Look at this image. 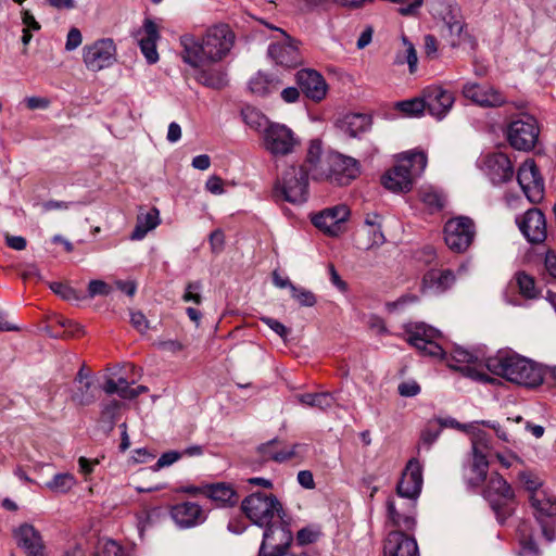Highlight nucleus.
<instances>
[{
    "instance_id": "obj_1",
    "label": "nucleus",
    "mask_w": 556,
    "mask_h": 556,
    "mask_svg": "<svg viewBox=\"0 0 556 556\" xmlns=\"http://www.w3.org/2000/svg\"><path fill=\"white\" fill-rule=\"evenodd\" d=\"M235 36L227 25L208 28L202 42L192 34L180 36L182 61L193 68L220 61L233 46Z\"/></svg>"
},
{
    "instance_id": "obj_2",
    "label": "nucleus",
    "mask_w": 556,
    "mask_h": 556,
    "mask_svg": "<svg viewBox=\"0 0 556 556\" xmlns=\"http://www.w3.org/2000/svg\"><path fill=\"white\" fill-rule=\"evenodd\" d=\"M484 366L491 374L526 388H536L543 382L541 367L511 350L497 351L484 359Z\"/></svg>"
},
{
    "instance_id": "obj_3",
    "label": "nucleus",
    "mask_w": 556,
    "mask_h": 556,
    "mask_svg": "<svg viewBox=\"0 0 556 556\" xmlns=\"http://www.w3.org/2000/svg\"><path fill=\"white\" fill-rule=\"evenodd\" d=\"M426 166L427 156L424 152H406L382 176V185L392 192H407L413 188L415 178L424 173Z\"/></svg>"
},
{
    "instance_id": "obj_4",
    "label": "nucleus",
    "mask_w": 556,
    "mask_h": 556,
    "mask_svg": "<svg viewBox=\"0 0 556 556\" xmlns=\"http://www.w3.org/2000/svg\"><path fill=\"white\" fill-rule=\"evenodd\" d=\"M498 523L504 525L513 515L516 506L515 492L509 483L497 472H492L483 490Z\"/></svg>"
},
{
    "instance_id": "obj_5",
    "label": "nucleus",
    "mask_w": 556,
    "mask_h": 556,
    "mask_svg": "<svg viewBox=\"0 0 556 556\" xmlns=\"http://www.w3.org/2000/svg\"><path fill=\"white\" fill-rule=\"evenodd\" d=\"M245 516L263 528L283 515L282 506L274 494L255 492L247 496L241 504Z\"/></svg>"
},
{
    "instance_id": "obj_6",
    "label": "nucleus",
    "mask_w": 556,
    "mask_h": 556,
    "mask_svg": "<svg viewBox=\"0 0 556 556\" xmlns=\"http://www.w3.org/2000/svg\"><path fill=\"white\" fill-rule=\"evenodd\" d=\"M274 193L292 204H302L308 198V173L303 167L290 166L277 179Z\"/></svg>"
},
{
    "instance_id": "obj_7",
    "label": "nucleus",
    "mask_w": 556,
    "mask_h": 556,
    "mask_svg": "<svg viewBox=\"0 0 556 556\" xmlns=\"http://www.w3.org/2000/svg\"><path fill=\"white\" fill-rule=\"evenodd\" d=\"M261 139L265 151L275 157L290 155L301 144L300 138L290 127L274 122L267 126Z\"/></svg>"
},
{
    "instance_id": "obj_8",
    "label": "nucleus",
    "mask_w": 556,
    "mask_h": 556,
    "mask_svg": "<svg viewBox=\"0 0 556 556\" xmlns=\"http://www.w3.org/2000/svg\"><path fill=\"white\" fill-rule=\"evenodd\" d=\"M476 428L467 432L471 435V450H472V464L470 466V476L468 477V483L471 486H479L485 481L489 470V451L490 438L481 429L478 428L481 421H476Z\"/></svg>"
},
{
    "instance_id": "obj_9",
    "label": "nucleus",
    "mask_w": 556,
    "mask_h": 556,
    "mask_svg": "<svg viewBox=\"0 0 556 556\" xmlns=\"http://www.w3.org/2000/svg\"><path fill=\"white\" fill-rule=\"evenodd\" d=\"M542 535L547 542L556 540V496L548 490L533 494L529 500Z\"/></svg>"
},
{
    "instance_id": "obj_10",
    "label": "nucleus",
    "mask_w": 556,
    "mask_h": 556,
    "mask_svg": "<svg viewBox=\"0 0 556 556\" xmlns=\"http://www.w3.org/2000/svg\"><path fill=\"white\" fill-rule=\"evenodd\" d=\"M539 125L536 119L529 114H520L513 119L506 129L509 144L519 151H530L539 139Z\"/></svg>"
},
{
    "instance_id": "obj_11",
    "label": "nucleus",
    "mask_w": 556,
    "mask_h": 556,
    "mask_svg": "<svg viewBox=\"0 0 556 556\" xmlns=\"http://www.w3.org/2000/svg\"><path fill=\"white\" fill-rule=\"evenodd\" d=\"M83 61L87 70L99 72L116 62V45L111 38H101L83 48Z\"/></svg>"
},
{
    "instance_id": "obj_12",
    "label": "nucleus",
    "mask_w": 556,
    "mask_h": 556,
    "mask_svg": "<svg viewBox=\"0 0 556 556\" xmlns=\"http://www.w3.org/2000/svg\"><path fill=\"white\" fill-rule=\"evenodd\" d=\"M406 333L407 342L425 355L445 357L443 348L437 342L441 336L438 329L424 323H416L407 326Z\"/></svg>"
},
{
    "instance_id": "obj_13",
    "label": "nucleus",
    "mask_w": 556,
    "mask_h": 556,
    "mask_svg": "<svg viewBox=\"0 0 556 556\" xmlns=\"http://www.w3.org/2000/svg\"><path fill=\"white\" fill-rule=\"evenodd\" d=\"M475 235V224L469 217L458 216L445 223L444 240L454 252H465L472 243Z\"/></svg>"
},
{
    "instance_id": "obj_14",
    "label": "nucleus",
    "mask_w": 556,
    "mask_h": 556,
    "mask_svg": "<svg viewBox=\"0 0 556 556\" xmlns=\"http://www.w3.org/2000/svg\"><path fill=\"white\" fill-rule=\"evenodd\" d=\"M446 362L451 368L464 371L475 380L488 383H493L496 380L481 371V368L485 367L484 359H479L476 353L459 345L452 350L451 357Z\"/></svg>"
},
{
    "instance_id": "obj_15",
    "label": "nucleus",
    "mask_w": 556,
    "mask_h": 556,
    "mask_svg": "<svg viewBox=\"0 0 556 556\" xmlns=\"http://www.w3.org/2000/svg\"><path fill=\"white\" fill-rule=\"evenodd\" d=\"M517 181L531 203H539L544 198L545 182L532 159H527L517 170Z\"/></svg>"
},
{
    "instance_id": "obj_16",
    "label": "nucleus",
    "mask_w": 556,
    "mask_h": 556,
    "mask_svg": "<svg viewBox=\"0 0 556 556\" xmlns=\"http://www.w3.org/2000/svg\"><path fill=\"white\" fill-rule=\"evenodd\" d=\"M264 528L258 556H267L270 552H282L289 547L293 536L283 515Z\"/></svg>"
},
{
    "instance_id": "obj_17",
    "label": "nucleus",
    "mask_w": 556,
    "mask_h": 556,
    "mask_svg": "<svg viewBox=\"0 0 556 556\" xmlns=\"http://www.w3.org/2000/svg\"><path fill=\"white\" fill-rule=\"evenodd\" d=\"M325 162L329 173H325L324 179L340 186L350 184L359 173L357 161L351 156L329 151Z\"/></svg>"
},
{
    "instance_id": "obj_18",
    "label": "nucleus",
    "mask_w": 556,
    "mask_h": 556,
    "mask_svg": "<svg viewBox=\"0 0 556 556\" xmlns=\"http://www.w3.org/2000/svg\"><path fill=\"white\" fill-rule=\"evenodd\" d=\"M422 467L416 458H412L396 485V493L401 498L408 500V503L416 505V501L422 489Z\"/></svg>"
},
{
    "instance_id": "obj_19",
    "label": "nucleus",
    "mask_w": 556,
    "mask_h": 556,
    "mask_svg": "<svg viewBox=\"0 0 556 556\" xmlns=\"http://www.w3.org/2000/svg\"><path fill=\"white\" fill-rule=\"evenodd\" d=\"M519 230L531 244H539L547 237L546 218L539 208H530L516 218Z\"/></svg>"
},
{
    "instance_id": "obj_20",
    "label": "nucleus",
    "mask_w": 556,
    "mask_h": 556,
    "mask_svg": "<svg viewBox=\"0 0 556 556\" xmlns=\"http://www.w3.org/2000/svg\"><path fill=\"white\" fill-rule=\"evenodd\" d=\"M481 168L494 185H501L511 180L514 166L509 157L502 152H493L481 159Z\"/></svg>"
},
{
    "instance_id": "obj_21",
    "label": "nucleus",
    "mask_w": 556,
    "mask_h": 556,
    "mask_svg": "<svg viewBox=\"0 0 556 556\" xmlns=\"http://www.w3.org/2000/svg\"><path fill=\"white\" fill-rule=\"evenodd\" d=\"M350 215L346 205L340 204L326 208L312 218L313 225L325 233L337 237L343 231V224Z\"/></svg>"
},
{
    "instance_id": "obj_22",
    "label": "nucleus",
    "mask_w": 556,
    "mask_h": 556,
    "mask_svg": "<svg viewBox=\"0 0 556 556\" xmlns=\"http://www.w3.org/2000/svg\"><path fill=\"white\" fill-rule=\"evenodd\" d=\"M422 98L429 114L438 121L443 119L454 104L453 93L440 86L427 87Z\"/></svg>"
},
{
    "instance_id": "obj_23",
    "label": "nucleus",
    "mask_w": 556,
    "mask_h": 556,
    "mask_svg": "<svg viewBox=\"0 0 556 556\" xmlns=\"http://www.w3.org/2000/svg\"><path fill=\"white\" fill-rule=\"evenodd\" d=\"M388 523L401 531H410L415 528V505L413 503H399L394 497L386 502Z\"/></svg>"
},
{
    "instance_id": "obj_24",
    "label": "nucleus",
    "mask_w": 556,
    "mask_h": 556,
    "mask_svg": "<svg viewBox=\"0 0 556 556\" xmlns=\"http://www.w3.org/2000/svg\"><path fill=\"white\" fill-rule=\"evenodd\" d=\"M170 517L179 529L198 527L207 518L205 510L192 502H182L172 506Z\"/></svg>"
},
{
    "instance_id": "obj_25",
    "label": "nucleus",
    "mask_w": 556,
    "mask_h": 556,
    "mask_svg": "<svg viewBox=\"0 0 556 556\" xmlns=\"http://www.w3.org/2000/svg\"><path fill=\"white\" fill-rule=\"evenodd\" d=\"M463 94L483 108H494L505 103V97L498 90L488 85L468 83L463 87Z\"/></svg>"
},
{
    "instance_id": "obj_26",
    "label": "nucleus",
    "mask_w": 556,
    "mask_h": 556,
    "mask_svg": "<svg viewBox=\"0 0 556 556\" xmlns=\"http://www.w3.org/2000/svg\"><path fill=\"white\" fill-rule=\"evenodd\" d=\"M296 83L301 91L313 101H321L327 93L328 86L321 74L305 68L296 73Z\"/></svg>"
},
{
    "instance_id": "obj_27",
    "label": "nucleus",
    "mask_w": 556,
    "mask_h": 556,
    "mask_svg": "<svg viewBox=\"0 0 556 556\" xmlns=\"http://www.w3.org/2000/svg\"><path fill=\"white\" fill-rule=\"evenodd\" d=\"M17 546L22 548L27 556H45V544L41 534L34 526L23 523L13 531Z\"/></svg>"
},
{
    "instance_id": "obj_28",
    "label": "nucleus",
    "mask_w": 556,
    "mask_h": 556,
    "mask_svg": "<svg viewBox=\"0 0 556 556\" xmlns=\"http://www.w3.org/2000/svg\"><path fill=\"white\" fill-rule=\"evenodd\" d=\"M383 553L384 556H418V546L414 538L393 530L386 539Z\"/></svg>"
},
{
    "instance_id": "obj_29",
    "label": "nucleus",
    "mask_w": 556,
    "mask_h": 556,
    "mask_svg": "<svg viewBox=\"0 0 556 556\" xmlns=\"http://www.w3.org/2000/svg\"><path fill=\"white\" fill-rule=\"evenodd\" d=\"M455 281L456 276L450 269H430L424 275L421 291L425 294L440 295L450 290Z\"/></svg>"
},
{
    "instance_id": "obj_30",
    "label": "nucleus",
    "mask_w": 556,
    "mask_h": 556,
    "mask_svg": "<svg viewBox=\"0 0 556 556\" xmlns=\"http://www.w3.org/2000/svg\"><path fill=\"white\" fill-rule=\"evenodd\" d=\"M326 160H328V152L323 151L321 141L318 139L312 140L303 167L312 175L314 180H323L325 173H329L328 167H326Z\"/></svg>"
},
{
    "instance_id": "obj_31",
    "label": "nucleus",
    "mask_w": 556,
    "mask_h": 556,
    "mask_svg": "<svg viewBox=\"0 0 556 556\" xmlns=\"http://www.w3.org/2000/svg\"><path fill=\"white\" fill-rule=\"evenodd\" d=\"M159 38L160 34L156 24L151 18H146L143 22L142 36L138 39V43L149 64H154L159 61L156 50V41Z\"/></svg>"
},
{
    "instance_id": "obj_32",
    "label": "nucleus",
    "mask_w": 556,
    "mask_h": 556,
    "mask_svg": "<svg viewBox=\"0 0 556 556\" xmlns=\"http://www.w3.org/2000/svg\"><path fill=\"white\" fill-rule=\"evenodd\" d=\"M282 35L286 37L283 42H274L268 47V55L277 63L283 66H293L298 60L296 47L291 42L282 30Z\"/></svg>"
},
{
    "instance_id": "obj_33",
    "label": "nucleus",
    "mask_w": 556,
    "mask_h": 556,
    "mask_svg": "<svg viewBox=\"0 0 556 556\" xmlns=\"http://www.w3.org/2000/svg\"><path fill=\"white\" fill-rule=\"evenodd\" d=\"M281 81L277 76L264 72H257L249 80L250 91L257 97H268L279 90Z\"/></svg>"
},
{
    "instance_id": "obj_34",
    "label": "nucleus",
    "mask_w": 556,
    "mask_h": 556,
    "mask_svg": "<svg viewBox=\"0 0 556 556\" xmlns=\"http://www.w3.org/2000/svg\"><path fill=\"white\" fill-rule=\"evenodd\" d=\"M102 390L109 395L117 394L124 400H134L141 393L147 392L148 388L144 386L131 388L125 378H118L117 381L110 378L103 383Z\"/></svg>"
},
{
    "instance_id": "obj_35",
    "label": "nucleus",
    "mask_w": 556,
    "mask_h": 556,
    "mask_svg": "<svg viewBox=\"0 0 556 556\" xmlns=\"http://www.w3.org/2000/svg\"><path fill=\"white\" fill-rule=\"evenodd\" d=\"M202 493L220 506H232L238 502L236 491L224 482L205 485L202 488Z\"/></svg>"
},
{
    "instance_id": "obj_36",
    "label": "nucleus",
    "mask_w": 556,
    "mask_h": 556,
    "mask_svg": "<svg viewBox=\"0 0 556 556\" xmlns=\"http://www.w3.org/2000/svg\"><path fill=\"white\" fill-rule=\"evenodd\" d=\"M519 556H540L539 547L533 540V531L529 521H520L517 526Z\"/></svg>"
},
{
    "instance_id": "obj_37",
    "label": "nucleus",
    "mask_w": 556,
    "mask_h": 556,
    "mask_svg": "<svg viewBox=\"0 0 556 556\" xmlns=\"http://www.w3.org/2000/svg\"><path fill=\"white\" fill-rule=\"evenodd\" d=\"M160 222V212L156 208H151L146 213L138 214L137 223L130 235V239L142 240L149 231L159 226Z\"/></svg>"
},
{
    "instance_id": "obj_38",
    "label": "nucleus",
    "mask_w": 556,
    "mask_h": 556,
    "mask_svg": "<svg viewBox=\"0 0 556 556\" xmlns=\"http://www.w3.org/2000/svg\"><path fill=\"white\" fill-rule=\"evenodd\" d=\"M430 12L440 17L444 23L462 15L460 8L455 0H431Z\"/></svg>"
},
{
    "instance_id": "obj_39",
    "label": "nucleus",
    "mask_w": 556,
    "mask_h": 556,
    "mask_svg": "<svg viewBox=\"0 0 556 556\" xmlns=\"http://www.w3.org/2000/svg\"><path fill=\"white\" fill-rule=\"evenodd\" d=\"M518 482L522 490L527 492L528 500L539 492L546 490L543 479L532 470H521L518 473Z\"/></svg>"
},
{
    "instance_id": "obj_40",
    "label": "nucleus",
    "mask_w": 556,
    "mask_h": 556,
    "mask_svg": "<svg viewBox=\"0 0 556 556\" xmlns=\"http://www.w3.org/2000/svg\"><path fill=\"white\" fill-rule=\"evenodd\" d=\"M344 129L351 137H357L358 135L367 131L370 128L371 121L366 114H349L344 117Z\"/></svg>"
},
{
    "instance_id": "obj_41",
    "label": "nucleus",
    "mask_w": 556,
    "mask_h": 556,
    "mask_svg": "<svg viewBox=\"0 0 556 556\" xmlns=\"http://www.w3.org/2000/svg\"><path fill=\"white\" fill-rule=\"evenodd\" d=\"M77 483L74 475L70 472H59L51 480L45 483V488L56 494L70 492Z\"/></svg>"
},
{
    "instance_id": "obj_42",
    "label": "nucleus",
    "mask_w": 556,
    "mask_h": 556,
    "mask_svg": "<svg viewBox=\"0 0 556 556\" xmlns=\"http://www.w3.org/2000/svg\"><path fill=\"white\" fill-rule=\"evenodd\" d=\"M298 400L301 404L308 407H316L320 410L330 408L334 403V397L329 392L321 393H304L298 395Z\"/></svg>"
},
{
    "instance_id": "obj_43",
    "label": "nucleus",
    "mask_w": 556,
    "mask_h": 556,
    "mask_svg": "<svg viewBox=\"0 0 556 556\" xmlns=\"http://www.w3.org/2000/svg\"><path fill=\"white\" fill-rule=\"evenodd\" d=\"M242 117L248 126L261 132L262 136L267 126H270L273 123L264 114L253 108L242 110Z\"/></svg>"
},
{
    "instance_id": "obj_44",
    "label": "nucleus",
    "mask_w": 556,
    "mask_h": 556,
    "mask_svg": "<svg viewBox=\"0 0 556 556\" xmlns=\"http://www.w3.org/2000/svg\"><path fill=\"white\" fill-rule=\"evenodd\" d=\"M195 78L200 84L214 89H220L227 84L226 75L217 70L199 71Z\"/></svg>"
},
{
    "instance_id": "obj_45",
    "label": "nucleus",
    "mask_w": 556,
    "mask_h": 556,
    "mask_svg": "<svg viewBox=\"0 0 556 556\" xmlns=\"http://www.w3.org/2000/svg\"><path fill=\"white\" fill-rule=\"evenodd\" d=\"M395 109L406 117H419L427 110L422 96L400 101L395 104Z\"/></svg>"
},
{
    "instance_id": "obj_46",
    "label": "nucleus",
    "mask_w": 556,
    "mask_h": 556,
    "mask_svg": "<svg viewBox=\"0 0 556 556\" xmlns=\"http://www.w3.org/2000/svg\"><path fill=\"white\" fill-rule=\"evenodd\" d=\"M444 25L448 33V45L453 48L458 47L463 42L464 37L466 36V34H464L465 23L463 21V16L458 15L454 17L451 22H445Z\"/></svg>"
},
{
    "instance_id": "obj_47",
    "label": "nucleus",
    "mask_w": 556,
    "mask_h": 556,
    "mask_svg": "<svg viewBox=\"0 0 556 556\" xmlns=\"http://www.w3.org/2000/svg\"><path fill=\"white\" fill-rule=\"evenodd\" d=\"M421 201L432 211H439L444 206L443 193L433 187H425L419 191Z\"/></svg>"
},
{
    "instance_id": "obj_48",
    "label": "nucleus",
    "mask_w": 556,
    "mask_h": 556,
    "mask_svg": "<svg viewBox=\"0 0 556 556\" xmlns=\"http://www.w3.org/2000/svg\"><path fill=\"white\" fill-rule=\"evenodd\" d=\"M520 293L528 299H534L539 294L534 279L523 271H519L515 276Z\"/></svg>"
},
{
    "instance_id": "obj_49",
    "label": "nucleus",
    "mask_w": 556,
    "mask_h": 556,
    "mask_svg": "<svg viewBox=\"0 0 556 556\" xmlns=\"http://www.w3.org/2000/svg\"><path fill=\"white\" fill-rule=\"evenodd\" d=\"M96 397L91 381H85L84 384H77V389L72 395L73 401L79 405H89L94 402Z\"/></svg>"
},
{
    "instance_id": "obj_50",
    "label": "nucleus",
    "mask_w": 556,
    "mask_h": 556,
    "mask_svg": "<svg viewBox=\"0 0 556 556\" xmlns=\"http://www.w3.org/2000/svg\"><path fill=\"white\" fill-rule=\"evenodd\" d=\"M403 45L405 46V55H397L395 62L397 64L407 63L409 72L414 73L417 70L418 58L414 45L406 38H402Z\"/></svg>"
},
{
    "instance_id": "obj_51",
    "label": "nucleus",
    "mask_w": 556,
    "mask_h": 556,
    "mask_svg": "<svg viewBox=\"0 0 556 556\" xmlns=\"http://www.w3.org/2000/svg\"><path fill=\"white\" fill-rule=\"evenodd\" d=\"M418 302V296L412 293H406L396 299L395 301L387 302L386 308L389 313L404 312L408 306Z\"/></svg>"
},
{
    "instance_id": "obj_52",
    "label": "nucleus",
    "mask_w": 556,
    "mask_h": 556,
    "mask_svg": "<svg viewBox=\"0 0 556 556\" xmlns=\"http://www.w3.org/2000/svg\"><path fill=\"white\" fill-rule=\"evenodd\" d=\"M50 289L63 300L78 302L83 296L72 287L62 282H52Z\"/></svg>"
},
{
    "instance_id": "obj_53",
    "label": "nucleus",
    "mask_w": 556,
    "mask_h": 556,
    "mask_svg": "<svg viewBox=\"0 0 556 556\" xmlns=\"http://www.w3.org/2000/svg\"><path fill=\"white\" fill-rule=\"evenodd\" d=\"M119 408L121 403L116 400H110L101 404V419L109 424L110 429L113 428Z\"/></svg>"
},
{
    "instance_id": "obj_54",
    "label": "nucleus",
    "mask_w": 556,
    "mask_h": 556,
    "mask_svg": "<svg viewBox=\"0 0 556 556\" xmlns=\"http://www.w3.org/2000/svg\"><path fill=\"white\" fill-rule=\"evenodd\" d=\"M96 556H129L128 553L115 541L106 540L101 542Z\"/></svg>"
},
{
    "instance_id": "obj_55",
    "label": "nucleus",
    "mask_w": 556,
    "mask_h": 556,
    "mask_svg": "<svg viewBox=\"0 0 556 556\" xmlns=\"http://www.w3.org/2000/svg\"><path fill=\"white\" fill-rule=\"evenodd\" d=\"M291 296L302 306L311 307L316 304V296L314 293L304 288H299L296 286L291 287Z\"/></svg>"
},
{
    "instance_id": "obj_56",
    "label": "nucleus",
    "mask_w": 556,
    "mask_h": 556,
    "mask_svg": "<svg viewBox=\"0 0 556 556\" xmlns=\"http://www.w3.org/2000/svg\"><path fill=\"white\" fill-rule=\"evenodd\" d=\"M320 535L319 527L308 526L298 532L296 540L299 544L306 545L316 542Z\"/></svg>"
},
{
    "instance_id": "obj_57",
    "label": "nucleus",
    "mask_w": 556,
    "mask_h": 556,
    "mask_svg": "<svg viewBox=\"0 0 556 556\" xmlns=\"http://www.w3.org/2000/svg\"><path fill=\"white\" fill-rule=\"evenodd\" d=\"M441 433V427L439 425L429 422L427 427L422 430L420 441L422 446H427V450L430 448L431 444H433Z\"/></svg>"
},
{
    "instance_id": "obj_58",
    "label": "nucleus",
    "mask_w": 556,
    "mask_h": 556,
    "mask_svg": "<svg viewBox=\"0 0 556 556\" xmlns=\"http://www.w3.org/2000/svg\"><path fill=\"white\" fill-rule=\"evenodd\" d=\"M112 291H113L112 286H110L109 283H106L103 280L93 279V280L89 281L88 295L90 298H94V296H99V295L106 296V295H110L112 293Z\"/></svg>"
},
{
    "instance_id": "obj_59",
    "label": "nucleus",
    "mask_w": 556,
    "mask_h": 556,
    "mask_svg": "<svg viewBox=\"0 0 556 556\" xmlns=\"http://www.w3.org/2000/svg\"><path fill=\"white\" fill-rule=\"evenodd\" d=\"M180 457H181V454L176 451H169V452L163 453L151 468L153 471H157L161 468L173 465Z\"/></svg>"
},
{
    "instance_id": "obj_60",
    "label": "nucleus",
    "mask_w": 556,
    "mask_h": 556,
    "mask_svg": "<svg viewBox=\"0 0 556 556\" xmlns=\"http://www.w3.org/2000/svg\"><path fill=\"white\" fill-rule=\"evenodd\" d=\"M261 320L274 332H276L282 340H287V337L290 333V329H288L283 324L271 317H262Z\"/></svg>"
},
{
    "instance_id": "obj_61",
    "label": "nucleus",
    "mask_w": 556,
    "mask_h": 556,
    "mask_svg": "<svg viewBox=\"0 0 556 556\" xmlns=\"http://www.w3.org/2000/svg\"><path fill=\"white\" fill-rule=\"evenodd\" d=\"M201 283L199 281L188 283L185 294L182 296L185 302L201 303Z\"/></svg>"
},
{
    "instance_id": "obj_62",
    "label": "nucleus",
    "mask_w": 556,
    "mask_h": 556,
    "mask_svg": "<svg viewBox=\"0 0 556 556\" xmlns=\"http://www.w3.org/2000/svg\"><path fill=\"white\" fill-rule=\"evenodd\" d=\"M397 391L402 396L413 397L420 393V386L415 380L403 381L399 384Z\"/></svg>"
},
{
    "instance_id": "obj_63",
    "label": "nucleus",
    "mask_w": 556,
    "mask_h": 556,
    "mask_svg": "<svg viewBox=\"0 0 556 556\" xmlns=\"http://www.w3.org/2000/svg\"><path fill=\"white\" fill-rule=\"evenodd\" d=\"M302 447L301 444H294L290 448H277V452L273 454V460L276 463L287 462L298 455V448Z\"/></svg>"
},
{
    "instance_id": "obj_64",
    "label": "nucleus",
    "mask_w": 556,
    "mask_h": 556,
    "mask_svg": "<svg viewBox=\"0 0 556 556\" xmlns=\"http://www.w3.org/2000/svg\"><path fill=\"white\" fill-rule=\"evenodd\" d=\"M83 42V36L78 28L73 27L70 29L66 36L65 49L67 51H74Z\"/></svg>"
}]
</instances>
